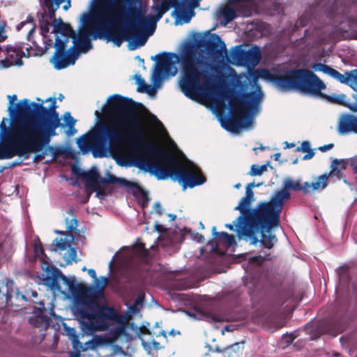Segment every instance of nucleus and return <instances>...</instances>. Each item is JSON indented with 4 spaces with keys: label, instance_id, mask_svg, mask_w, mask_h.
<instances>
[{
    "label": "nucleus",
    "instance_id": "obj_33",
    "mask_svg": "<svg viewBox=\"0 0 357 357\" xmlns=\"http://www.w3.org/2000/svg\"><path fill=\"white\" fill-rule=\"evenodd\" d=\"M221 14L224 17L225 25L231 22L233 20H234L236 17V13L235 10L228 5L225 6L222 8Z\"/></svg>",
    "mask_w": 357,
    "mask_h": 357
},
{
    "label": "nucleus",
    "instance_id": "obj_23",
    "mask_svg": "<svg viewBox=\"0 0 357 357\" xmlns=\"http://www.w3.org/2000/svg\"><path fill=\"white\" fill-rule=\"evenodd\" d=\"M338 132L340 134L357 133V117L349 114H343L339 121Z\"/></svg>",
    "mask_w": 357,
    "mask_h": 357
},
{
    "label": "nucleus",
    "instance_id": "obj_3",
    "mask_svg": "<svg viewBox=\"0 0 357 357\" xmlns=\"http://www.w3.org/2000/svg\"><path fill=\"white\" fill-rule=\"evenodd\" d=\"M36 102L24 98V159L28 158L29 153L35 155L33 161L40 162L48 155L52 158L47 162L56 159L58 151L50 145L53 137L56 136V129L59 127L75 126L76 120L70 112L63 114L65 123H61L55 97L46 100L37 98Z\"/></svg>",
    "mask_w": 357,
    "mask_h": 357
},
{
    "label": "nucleus",
    "instance_id": "obj_42",
    "mask_svg": "<svg viewBox=\"0 0 357 357\" xmlns=\"http://www.w3.org/2000/svg\"><path fill=\"white\" fill-rule=\"evenodd\" d=\"M202 0H178V3L181 6L194 9L199 5Z\"/></svg>",
    "mask_w": 357,
    "mask_h": 357
},
{
    "label": "nucleus",
    "instance_id": "obj_54",
    "mask_svg": "<svg viewBox=\"0 0 357 357\" xmlns=\"http://www.w3.org/2000/svg\"><path fill=\"white\" fill-rule=\"evenodd\" d=\"M236 225H237V219L235 221H234L233 224H226L225 227L227 229H229V230H231V231L234 230V227H236L237 228V229H238V232L239 236H243L240 233L239 229H238V227H237Z\"/></svg>",
    "mask_w": 357,
    "mask_h": 357
},
{
    "label": "nucleus",
    "instance_id": "obj_41",
    "mask_svg": "<svg viewBox=\"0 0 357 357\" xmlns=\"http://www.w3.org/2000/svg\"><path fill=\"white\" fill-rule=\"evenodd\" d=\"M327 100H328L332 103H336L341 105H346L345 104V98L346 96L344 94H340L335 96H326Z\"/></svg>",
    "mask_w": 357,
    "mask_h": 357
},
{
    "label": "nucleus",
    "instance_id": "obj_30",
    "mask_svg": "<svg viewBox=\"0 0 357 357\" xmlns=\"http://www.w3.org/2000/svg\"><path fill=\"white\" fill-rule=\"evenodd\" d=\"M261 234L260 242L261 245L267 248L271 249L274 246V243L277 241V237L275 234H271L269 232L259 231Z\"/></svg>",
    "mask_w": 357,
    "mask_h": 357
},
{
    "label": "nucleus",
    "instance_id": "obj_59",
    "mask_svg": "<svg viewBox=\"0 0 357 357\" xmlns=\"http://www.w3.org/2000/svg\"><path fill=\"white\" fill-rule=\"evenodd\" d=\"M197 241L199 242V243H204V237L203 235L202 234H197Z\"/></svg>",
    "mask_w": 357,
    "mask_h": 357
},
{
    "label": "nucleus",
    "instance_id": "obj_50",
    "mask_svg": "<svg viewBox=\"0 0 357 357\" xmlns=\"http://www.w3.org/2000/svg\"><path fill=\"white\" fill-rule=\"evenodd\" d=\"M26 238H31L33 234V229L32 227L29 225V224L26 222Z\"/></svg>",
    "mask_w": 357,
    "mask_h": 357
},
{
    "label": "nucleus",
    "instance_id": "obj_1",
    "mask_svg": "<svg viewBox=\"0 0 357 357\" xmlns=\"http://www.w3.org/2000/svg\"><path fill=\"white\" fill-rule=\"evenodd\" d=\"M107 102L105 112L113 118L107 122H99L93 130L78 139V146L84 153L91 151L95 158L105 157L108 151L118 154L128 142L134 165L154 174L158 179L171 178L183 189L206 182L199 167L192 165L191 169L172 152L146 140L139 119L142 103L119 94L111 96Z\"/></svg>",
    "mask_w": 357,
    "mask_h": 357
},
{
    "label": "nucleus",
    "instance_id": "obj_39",
    "mask_svg": "<svg viewBox=\"0 0 357 357\" xmlns=\"http://www.w3.org/2000/svg\"><path fill=\"white\" fill-rule=\"evenodd\" d=\"M266 170H267V165H263L261 166L252 165L251 166L249 174L252 176H260Z\"/></svg>",
    "mask_w": 357,
    "mask_h": 357
},
{
    "label": "nucleus",
    "instance_id": "obj_56",
    "mask_svg": "<svg viewBox=\"0 0 357 357\" xmlns=\"http://www.w3.org/2000/svg\"><path fill=\"white\" fill-rule=\"evenodd\" d=\"M333 146H334V144L331 143V144H326V145L319 147V150L321 151V152H326V151L331 149L332 148H333Z\"/></svg>",
    "mask_w": 357,
    "mask_h": 357
},
{
    "label": "nucleus",
    "instance_id": "obj_29",
    "mask_svg": "<svg viewBox=\"0 0 357 357\" xmlns=\"http://www.w3.org/2000/svg\"><path fill=\"white\" fill-rule=\"evenodd\" d=\"M100 185L107 183H118L127 188H131L132 185H135L133 182L129 181L123 178H117L114 175L109 174L107 178L100 176Z\"/></svg>",
    "mask_w": 357,
    "mask_h": 357
},
{
    "label": "nucleus",
    "instance_id": "obj_37",
    "mask_svg": "<svg viewBox=\"0 0 357 357\" xmlns=\"http://www.w3.org/2000/svg\"><path fill=\"white\" fill-rule=\"evenodd\" d=\"M52 245L54 246V251H56L57 250L63 251L70 247V243L68 242L66 239L62 238H61L59 239L56 238L54 241Z\"/></svg>",
    "mask_w": 357,
    "mask_h": 357
},
{
    "label": "nucleus",
    "instance_id": "obj_9",
    "mask_svg": "<svg viewBox=\"0 0 357 357\" xmlns=\"http://www.w3.org/2000/svg\"><path fill=\"white\" fill-rule=\"evenodd\" d=\"M280 215L266 202L259 203L240 227V233L255 245L259 241L257 234L259 231L270 232L280 225Z\"/></svg>",
    "mask_w": 357,
    "mask_h": 357
},
{
    "label": "nucleus",
    "instance_id": "obj_64",
    "mask_svg": "<svg viewBox=\"0 0 357 357\" xmlns=\"http://www.w3.org/2000/svg\"><path fill=\"white\" fill-rule=\"evenodd\" d=\"M68 213L71 215L73 218L75 217V215H74V208L73 207H71L68 211Z\"/></svg>",
    "mask_w": 357,
    "mask_h": 357
},
{
    "label": "nucleus",
    "instance_id": "obj_63",
    "mask_svg": "<svg viewBox=\"0 0 357 357\" xmlns=\"http://www.w3.org/2000/svg\"><path fill=\"white\" fill-rule=\"evenodd\" d=\"M351 166L353 167L354 172L357 174V165L354 162H351Z\"/></svg>",
    "mask_w": 357,
    "mask_h": 357
},
{
    "label": "nucleus",
    "instance_id": "obj_28",
    "mask_svg": "<svg viewBox=\"0 0 357 357\" xmlns=\"http://www.w3.org/2000/svg\"><path fill=\"white\" fill-rule=\"evenodd\" d=\"M244 341H241L225 347L222 351L224 357H240L244 349Z\"/></svg>",
    "mask_w": 357,
    "mask_h": 357
},
{
    "label": "nucleus",
    "instance_id": "obj_25",
    "mask_svg": "<svg viewBox=\"0 0 357 357\" xmlns=\"http://www.w3.org/2000/svg\"><path fill=\"white\" fill-rule=\"evenodd\" d=\"M35 29L36 26H33L28 32L26 38L31 44H27V47H26V53L24 52V57L40 56L46 53V50L40 47L35 40H31Z\"/></svg>",
    "mask_w": 357,
    "mask_h": 357
},
{
    "label": "nucleus",
    "instance_id": "obj_48",
    "mask_svg": "<svg viewBox=\"0 0 357 357\" xmlns=\"http://www.w3.org/2000/svg\"><path fill=\"white\" fill-rule=\"evenodd\" d=\"M78 226V221L75 217L73 218L68 225V230L70 232L75 231Z\"/></svg>",
    "mask_w": 357,
    "mask_h": 357
},
{
    "label": "nucleus",
    "instance_id": "obj_19",
    "mask_svg": "<svg viewBox=\"0 0 357 357\" xmlns=\"http://www.w3.org/2000/svg\"><path fill=\"white\" fill-rule=\"evenodd\" d=\"M22 47L20 45L17 46H8L6 47V58L1 59L0 61L1 66L7 68L10 66L17 65H22Z\"/></svg>",
    "mask_w": 357,
    "mask_h": 357
},
{
    "label": "nucleus",
    "instance_id": "obj_7",
    "mask_svg": "<svg viewBox=\"0 0 357 357\" xmlns=\"http://www.w3.org/2000/svg\"><path fill=\"white\" fill-rule=\"evenodd\" d=\"M270 80L282 92L298 90L301 92L319 96L326 88L324 82L314 73L305 69L298 68L287 70L281 75H272L268 70Z\"/></svg>",
    "mask_w": 357,
    "mask_h": 357
},
{
    "label": "nucleus",
    "instance_id": "obj_17",
    "mask_svg": "<svg viewBox=\"0 0 357 357\" xmlns=\"http://www.w3.org/2000/svg\"><path fill=\"white\" fill-rule=\"evenodd\" d=\"M38 304V307L34 305L31 307L34 315L29 317V323L36 328L47 329L50 325V318L45 314L47 311L45 303L40 301Z\"/></svg>",
    "mask_w": 357,
    "mask_h": 357
},
{
    "label": "nucleus",
    "instance_id": "obj_11",
    "mask_svg": "<svg viewBox=\"0 0 357 357\" xmlns=\"http://www.w3.org/2000/svg\"><path fill=\"white\" fill-rule=\"evenodd\" d=\"M147 26H142L136 29H129L130 26L112 27L110 31L98 35L94 38L106 40L107 42H112L116 46L120 47L124 41H129L132 46L130 50L140 47L145 45L148 36L144 33V30Z\"/></svg>",
    "mask_w": 357,
    "mask_h": 357
},
{
    "label": "nucleus",
    "instance_id": "obj_51",
    "mask_svg": "<svg viewBox=\"0 0 357 357\" xmlns=\"http://www.w3.org/2000/svg\"><path fill=\"white\" fill-rule=\"evenodd\" d=\"M44 43H45V47H44V50H46V52H47V50L54 47V43H53V41L52 39L50 38H48V39H46V38H44Z\"/></svg>",
    "mask_w": 357,
    "mask_h": 357
},
{
    "label": "nucleus",
    "instance_id": "obj_21",
    "mask_svg": "<svg viewBox=\"0 0 357 357\" xmlns=\"http://www.w3.org/2000/svg\"><path fill=\"white\" fill-rule=\"evenodd\" d=\"M178 1V0H162L160 4L153 7L156 13L154 15H149V26L155 29L157 22L162 18L165 13L172 8L176 9ZM153 30L150 34H152Z\"/></svg>",
    "mask_w": 357,
    "mask_h": 357
},
{
    "label": "nucleus",
    "instance_id": "obj_40",
    "mask_svg": "<svg viewBox=\"0 0 357 357\" xmlns=\"http://www.w3.org/2000/svg\"><path fill=\"white\" fill-rule=\"evenodd\" d=\"M33 250L34 253L36 257L42 256L44 257L45 255L43 245L41 244V242L40 241V238L38 236H35L34 243H33Z\"/></svg>",
    "mask_w": 357,
    "mask_h": 357
},
{
    "label": "nucleus",
    "instance_id": "obj_46",
    "mask_svg": "<svg viewBox=\"0 0 357 357\" xmlns=\"http://www.w3.org/2000/svg\"><path fill=\"white\" fill-rule=\"evenodd\" d=\"M351 81L349 86L357 90V69L351 70Z\"/></svg>",
    "mask_w": 357,
    "mask_h": 357
},
{
    "label": "nucleus",
    "instance_id": "obj_45",
    "mask_svg": "<svg viewBox=\"0 0 357 357\" xmlns=\"http://www.w3.org/2000/svg\"><path fill=\"white\" fill-rule=\"evenodd\" d=\"M134 184L135 185H132L130 188H137L138 190V191L142 194V201H143V206H144V204L145 203H148V202L149 201V196H148V193L147 192L144 191L143 190V188L139 186L137 183H134Z\"/></svg>",
    "mask_w": 357,
    "mask_h": 357
},
{
    "label": "nucleus",
    "instance_id": "obj_18",
    "mask_svg": "<svg viewBox=\"0 0 357 357\" xmlns=\"http://www.w3.org/2000/svg\"><path fill=\"white\" fill-rule=\"evenodd\" d=\"M255 194L245 192V195L242 197L238 204L234 208V210L239 211L241 215L237 218V227L238 229L243 225L250 215L253 208H250L252 203L255 201Z\"/></svg>",
    "mask_w": 357,
    "mask_h": 357
},
{
    "label": "nucleus",
    "instance_id": "obj_22",
    "mask_svg": "<svg viewBox=\"0 0 357 357\" xmlns=\"http://www.w3.org/2000/svg\"><path fill=\"white\" fill-rule=\"evenodd\" d=\"M284 190L289 192V190L294 191H302L305 195H307L310 192V188L312 191L319 190L320 189H315L313 187V182L311 183L305 182L301 183L299 180L293 181L291 178H286L283 182V188Z\"/></svg>",
    "mask_w": 357,
    "mask_h": 357
},
{
    "label": "nucleus",
    "instance_id": "obj_58",
    "mask_svg": "<svg viewBox=\"0 0 357 357\" xmlns=\"http://www.w3.org/2000/svg\"><path fill=\"white\" fill-rule=\"evenodd\" d=\"M155 229L160 233L166 231V229L162 225L159 224L155 225Z\"/></svg>",
    "mask_w": 357,
    "mask_h": 357
},
{
    "label": "nucleus",
    "instance_id": "obj_5",
    "mask_svg": "<svg viewBox=\"0 0 357 357\" xmlns=\"http://www.w3.org/2000/svg\"><path fill=\"white\" fill-rule=\"evenodd\" d=\"M111 11L107 0H96L93 13L84 14L83 22L86 26L73 38V45L66 51L67 57L58 59L55 62L54 67L56 70L64 69L75 64L79 53L85 54L90 50L93 47L90 36L93 40H96L99 37L94 38L95 36L110 31L111 29L107 26L106 22L112 14Z\"/></svg>",
    "mask_w": 357,
    "mask_h": 357
},
{
    "label": "nucleus",
    "instance_id": "obj_49",
    "mask_svg": "<svg viewBox=\"0 0 357 357\" xmlns=\"http://www.w3.org/2000/svg\"><path fill=\"white\" fill-rule=\"evenodd\" d=\"M240 12L243 13L245 16H250L252 14V9L248 5H243L241 7V9L239 10Z\"/></svg>",
    "mask_w": 357,
    "mask_h": 357
},
{
    "label": "nucleus",
    "instance_id": "obj_2",
    "mask_svg": "<svg viewBox=\"0 0 357 357\" xmlns=\"http://www.w3.org/2000/svg\"><path fill=\"white\" fill-rule=\"evenodd\" d=\"M204 50L211 57H220L226 52V45L216 33L209 37H199L195 42H186L179 54L164 52L152 57L156 61L152 74V82L155 88L160 87L167 77L174 76L177 72L175 63H180L182 77L180 86L183 93L192 100H196L203 88L211 84L209 64L204 56Z\"/></svg>",
    "mask_w": 357,
    "mask_h": 357
},
{
    "label": "nucleus",
    "instance_id": "obj_27",
    "mask_svg": "<svg viewBox=\"0 0 357 357\" xmlns=\"http://www.w3.org/2000/svg\"><path fill=\"white\" fill-rule=\"evenodd\" d=\"M212 234L218 241L222 242L226 245L231 247L236 244L235 237L225 231H216V227L212 228Z\"/></svg>",
    "mask_w": 357,
    "mask_h": 357
},
{
    "label": "nucleus",
    "instance_id": "obj_8",
    "mask_svg": "<svg viewBox=\"0 0 357 357\" xmlns=\"http://www.w3.org/2000/svg\"><path fill=\"white\" fill-rule=\"evenodd\" d=\"M261 96L259 88V92L245 93L241 97L234 91L225 93L223 98L229 102L231 115L223 125L224 128L228 131L238 132L240 129L248 127L252 122L249 112L258 105Z\"/></svg>",
    "mask_w": 357,
    "mask_h": 357
},
{
    "label": "nucleus",
    "instance_id": "obj_4",
    "mask_svg": "<svg viewBox=\"0 0 357 357\" xmlns=\"http://www.w3.org/2000/svg\"><path fill=\"white\" fill-rule=\"evenodd\" d=\"M102 282L97 286L98 289L88 294L84 298L77 299L75 305V314L79 318L82 333L92 335L96 331H103L108 328L111 323L117 321L119 315L115 309L107 303H100L104 298L103 289L108 282L105 277H101Z\"/></svg>",
    "mask_w": 357,
    "mask_h": 357
},
{
    "label": "nucleus",
    "instance_id": "obj_14",
    "mask_svg": "<svg viewBox=\"0 0 357 357\" xmlns=\"http://www.w3.org/2000/svg\"><path fill=\"white\" fill-rule=\"evenodd\" d=\"M347 161L344 159H334L330 166V172L319 176L313 182L315 189L324 190L328 186V181L330 177L336 176L338 179H342L344 183L350 185L346 180L345 175L342 172L347 168Z\"/></svg>",
    "mask_w": 357,
    "mask_h": 357
},
{
    "label": "nucleus",
    "instance_id": "obj_43",
    "mask_svg": "<svg viewBox=\"0 0 357 357\" xmlns=\"http://www.w3.org/2000/svg\"><path fill=\"white\" fill-rule=\"evenodd\" d=\"M77 251L74 248H70L66 256V261L67 264H71L73 261H77Z\"/></svg>",
    "mask_w": 357,
    "mask_h": 357
},
{
    "label": "nucleus",
    "instance_id": "obj_32",
    "mask_svg": "<svg viewBox=\"0 0 357 357\" xmlns=\"http://www.w3.org/2000/svg\"><path fill=\"white\" fill-rule=\"evenodd\" d=\"M44 6L47 8V17L56 24L58 20L55 18V12L59 8L58 6H54V0H44Z\"/></svg>",
    "mask_w": 357,
    "mask_h": 357
},
{
    "label": "nucleus",
    "instance_id": "obj_62",
    "mask_svg": "<svg viewBox=\"0 0 357 357\" xmlns=\"http://www.w3.org/2000/svg\"><path fill=\"white\" fill-rule=\"evenodd\" d=\"M285 146L284 148H292L295 146V144L294 143H289L287 142H284Z\"/></svg>",
    "mask_w": 357,
    "mask_h": 357
},
{
    "label": "nucleus",
    "instance_id": "obj_13",
    "mask_svg": "<svg viewBox=\"0 0 357 357\" xmlns=\"http://www.w3.org/2000/svg\"><path fill=\"white\" fill-rule=\"evenodd\" d=\"M52 33H55L56 38L54 43L55 52L50 59V62L55 64L58 59L66 58V46L69 38L75 37L76 32L68 24L63 22L61 19H59L56 24H54Z\"/></svg>",
    "mask_w": 357,
    "mask_h": 357
},
{
    "label": "nucleus",
    "instance_id": "obj_44",
    "mask_svg": "<svg viewBox=\"0 0 357 357\" xmlns=\"http://www.w3.org/2000/svg\"><path fill=\"white\" fill-rule=\"evenodd\" d=\"M40 26L41 34L43 35V38H45V35L49 32L50 26H51V24L48 20L43 19L40 22Z\"/></svg>",
    "mask_w": 357,
    "mask_h": 357
},
{
    "label": "nucleus",
    "instance_id": "obj_36",
    "mask_svg": "<svg viewBox=\"0 0 357 357\" xmlns=\"http://www.w3.org/2000/svg\"><path fill=\"white\" fill-rule=\"evenodd\" d=\"M272 257L270 254L266 257L261 255L254 256L249 259L248 264L250 266H261L266 260H271Z\"/></svg>",
    "mask_w": 357,
    "mask_h": 357
},
{
    "label": "nucleus",
    "instance_id": "obj_20",
    "mask_svg": "<svg viewBox=\"0 0 357 357\" xmlns=\"http://www.w3.org/2000/svg\"><path fill=\"white\" fill-rule=\"evenodd\" d=\"M14 296L18 297L19 291L13 280L7 279L5 282L0 280V305H12L11 298Z\"/></svg>",
    "mask_w": 357,
    "mask_h": 357
},
{
    "label": "nucleus",
    "instance_id": "obj_15",
    "mask_svg": "<svg viewBox=\"0 0 357 357\" xmlns=\"http://www.w3.org/2000/svg\"><path fill=\"white\" fill-rule=\"evenodd\" d=\"M232 58L238 66H255L261 58V51L259 47L255 46L245 50L241 46H236L232 52Z\"/></svg>",
    "mask_w": 357,
    "mask_h": 357
},
{
    "label": "nucleus",
    "instance_id": "obj_31",
    "mask_svg": "<svg viewBox=\"0 0 357 357\" xmlns=\"http://www.w3.org/2000/svg\"><path fill=\"white\" fill-rule=\"evenodd\" d=\"M328 75L337 79L340 83L349 86V82L351 81V70L346 72L345 74H341L339 71L332 68Z\"/></svg>",
    "mask_w": 357,
    "mask_h": 357
},
{
    "label": "nucleus",
    "instance_id": "obj_6",
    "mask_svg": "<svg viewBox=\"0 0 357 357\" xmlns=\"http://www.w3.org/2000/svg\"><path fill=\"white\" fill-rule=\"evenodd\" d=\"M7 112L0 123V160L22 156V100L17 102V95H8Z\"/></svg>",
    "mask_w": 357,
    "mask_h": 357
},
{
    "label": "nucleus",
    "instance_id": "obj_35",
    "mask_svg": "<svg viewBox=\"0 0 357 357\" xmlns=\"http://www.w3.org/2000/svg\"><path fill=\"white\" fill-rule=\"evenodd\" d=\"M296 151L307 153V154L303 156V160L311 159L314 155V152L312 149H310V144L307 141L302 142L301 146H298L296 149Z\"/></svg>",
    "mask_w": 357,
    "mask_h": 357
},
{
    "label": "nucleus",
    "instance_id": "obj_55",
    "mask_svg": "<svg viewBox=\"0 0 357 357\" xmlns=\"http://www.w3.org/2000/svg\"><path fill=\"white\" fill-rule=\"evenodd\" d=\"M154 210L155 211L160 215H161L163 213V209L162 208V206L161 204H160V202H155L154 204Z\"/></svg>",
    "mask_w": 357,
    "mask_h": 357
},
{
    "label": "nucleus",
    "instance_id": "obj_16",
    "mask_svg": "<svg viewBox=\"0 0 357 357\" xmlns=\"http://www.w3.org/2000/svg\"><path fill=\"white\" fill-rule=\"evenodd\" d=\"M73 172L85 183L87 188L96 191L97 196H103L105 195V191L100 185V175L96 169H93L85 172L75 167L73 168Z\"/></svg>",
    "mask_w": 357,
    "mask_h": 357
},
{
    "label": "nucleus",
    "instance_id": "obj_38",
    "mask_svg": "<svg viewBox=\"0 0 357 357\" xmlns=\"http://www.w3.org/2000/svg\"><path fill=\"white\" fill-rule=\"evenodd\" d=\"M311 68L313 69L314 71L323 72L324 73L327 75H329L332 68L331 66L321 63H313L311 65Z\"/></svg>",
    "mask_w": 357,
    "mask_h": 357
},
{
    "label": "nucleus",
    "instance_id": "obj_26",
    "mask_svg": "<svg viewBox=\"0 0 357 357\" xmlns=\"http://www.w3.org/2000/svg\"><path fill=\"white\" fill-rule=\"evenodd\" d=\"M194 15L193 9L181 6L178 3L176 9L172 12V17H175L176 20L182 21L183 23H188Z\"/></svg>",
    "mask_w": 357,
    "mask_h": 357
},
{
    "label": "nucleus",
    "instance_id": "obj_61",
    "mask_svg": "<svg viewBox=\"0 0 357 357\" xmlns=\"http://www.w3.org/2000/svg\"><path fill=\"white\" fill-rule=\"evenodd\" d=\"M22 163V160H17L9 165L10 167H15Z\"/></svg>",
    "mask_w": 357,
    "mask_h": 357
},
{
    "label": "nucleus",
    "instance_id": "obj_52",
    "mask_svg": "<svg viewBox=\"0 0 357 357\" xmlns=\"http://www.w3.org/2000/svg\"><path fill=\"white\" fill-rule=\"evenodd\" d=\"M260 185H261L260 183L255 184L254 182L249 183L247 184V185L245 187V192H250V193H254V192L252 190L253 188L259 187Z\"/></svg>",
    "mask_w": 357,
    "mask_h": 357
},
{
    "label": "nucleus",
    "instance_id": "obj_60",
    "mask_svg": "<svg viewBox=\"0 0 357 357\" xmlns=\"http://www.w3.org/2000/svg\"><path fill=\"white\" fill-rule=\"evenodd\" d=\"M3 27L0 26V41H3L7 38V36L2 34Z\"/></svg>",
    "mask_w": 357,
    "mask_h": 357
},
{
    "label": "nucleus",
    "instance_id": "obj_57",
    "mask_svg": "<svg viewBox=\"0 0 357 357\" xmlns=\"http://www.w3.org/2000/svg\"><path fill=\"white\" fill-rule=\"evenodd\" d=\"M68 129L66 132L67 135L68 136H73L77 132V129L75 128V126L71 127V126H68Z\"/></svg>",
    "mask_w": 357,
    "mask_h": 357
},
{
    "label": "nucleus",
    "instance_id": "obj_34",
    "mask_svg": "<svg viewBox=\"0 0 357 357\" xmlns=\"http://www.w3.org/2000/svg\"><path fill=\"white\" fill-rule=\"evenodd\" d=\"M136 82L138 84L137 91L142 93H147L149 94H152L154 93V89L151 88V86L147 85L143 78H142L140 75H135Z\"/></svg>",
    "mask_w": 357,
    "mask_h": 357
},
{
    "label": "nucleus",
    "instance_id": "obj_10",
    "mask_svg": "<svg viewBox=\"0 0 357 357\" xmlns=\"http://www.w3.org/2000/svg\"><path fill=\"white\" fill-rule=\"evenodd\" d=\"M111 8V15L107 25L118 20L125 22L124 26L136 29L142 26H149V16H146V10L141 6L142 0H107Z\"/></svg>",
    "mask_w": 357,
    "mask_h": 357
},
{
    "label": "nucleus",
    "instance_id": "obj_12",
    "mask_svg": "<svg viewBox=\"0 0 357 357\" xmlns=\"http://www.w3.org/2000/svg\"><path fill=\"white\" fill-rule=\"evenodd\" d=\"M45 284L50 286L53 289H60L59 280H62L74 294H85L87 288L82 284L77 283L75 277L68 278L63 275L62 272L56 267L52 265H47L46 267V276L43 279Z\"/></svg>",
    "mask_w": 357,
    "mask_h": 357
},
{
    "label": "nucleus",
    "instance_id": "obj_24",
    "mask_svg": "<svg viewBox=\"0 0 357 357\" xmlns=\"http://www.w3.org/2000/svg\"><path fill=\"white\" fill-rule=\"evenodd\" d=\"M290 198V192L282 188L280 190L276 191L271 197L270 202H268L267 204H269L270 206L273 207V208H274V210L280 215L285 202L289 200Z\"/></svg>",
    "mask_w": 357,
    "mask_h": 357
},
{
    "label": "nucleus",
    "instance_id": "obj_53",
    "mask_svg": "<svg viewBox=\"0 0 357 357\" xmlns=\"http://www.w3.org/2000/svg\"><path fill=\"white\" fill-rule=\"evenodd\" d=\"M87 272L90 277L95 280L96 285L99 286V282L96 277V271L94 269L90 268L87 270Z\"/></svg>",
    "mask_w": 357,
    "mask_h": 357
},
{
    "label": "nucleus",
    "instance_id": "obj_47",
    "mask_svg": "<svg viewBox=\"0 0 357 357\" xmlns=\"http://www.w3.org/2000/svg\"><path fill=\"white\" fill-rule=\"evenodd\" d=\"M135 249L137 252L144 256H146L149 254L148 250L145 248V244L144 243H139L135 245Z\"/></svg>",
    "mask_w": 357,
    "mask_h": 357
}]
</instances>
